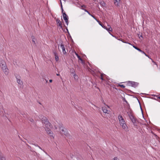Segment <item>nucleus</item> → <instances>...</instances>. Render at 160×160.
<instances>
[{
  "label": "nucleus",
  "mask_w": 160,
  "mask_h": 160,
  "mask_svg": "<svg viewBox=\"0 0 160 160\" xmlns=\"http://www.w3.org/2000/svg\"><path fill=\"white\" fill-rule=\"evenodd\" d=\"M0 65L2 71L4 72L6 74H8V68L6 66V62L4 61H1L0 63Z\"/></svg>",
  "instance_id": "nucleus-1"
},
{
  "label": "nucleus",
  "mask_w": 160,
  "mask_h": 160,
  "mask_svg": "<svg viewBox=\"0 0 160 160\" xmlns=\"http://www.w3.org/2000/svg\"><path fill=\"white\" fill-rule=\"evenodd\" d=\"M127 84L129 86L136 88L138 84V83L133 81H128L127 82Z\"/></svg>",
  "instance_id": "nucleus-2"
},
{
  "label": "nucleus",
  "mask_w": 160,
  "mask_h": 160,
  "mask_svg": "<svg viewBox=\"0 0 160 160\" xmlns=\"http://www.w3.org/2000/svg\"><path fill=\"white\" fill-rule=\"evenodd\" d=\"M45 119L42 118V123L45 124L46 127H51V124L50 123L47 119L45 118Z\"/></svg>",
  "instance_id": "nucleus-3"
},
{
  "label": "nucleus",
  "mask_w": 160,
  "mask_h": 160,
  "mask_svg": "<svg viewBox=\"0 0 160 160\" xmlns=\"http://www.w3.org/2000/svg\"><path fill=\"white\" fill-rule=\"evenodd\" d=\"M130 119L131 120L134 126H138L137 122H138V120L136 118L133 116L132 118H130Z\"/></svg>",
  "instance_id": "nucleus-4"
},
{
  "label": "nucleus",
  "mask_w": 160,
  "mask_h": 160,
  "mask_svg": "<svg viewBox=\"0 0 160 160\" xmlns=\"http://www.w3.org/2000/svg\"><path fill=\"white\" fill-rule=\"evenodd\" d=\"M61 127H60V129H61V130L62 132H64L63 133L66 136L68 137L70 136L68 132V131L66 130H64L62 127V124L61 125Z\"/></svg>",
  "instance_id": "nucleus-5"
},
{
  "label": "nucleus",
  "mask_w": 160,
  "mask_h": 160,
  "mask_svg": "<svg viewBox=\"0 0 160 160\" xmlns=\"http://www.w3.org/2000/svg\"><path fill=\"white\" fill-rule=\"evenodd\" d=\"M52 52L54 54L55 56V60L56 61H58L59 60V57L58 56V53L57 52V50L56 49H54L52 50Z\"/></svg>",
  "instance_id": "nucleus-6"
},
{
  "label": "nucleus",
  "mask_w": 160,
  "mask_h": 160,
  "mask_svg": "<svg viewBox=\"0 0 160 160\" xmlns=\"http://www.w3.org/2000/svg\"><path fill=\"white\" fill-rule=\"evenodd\" d=\"M56 22L57 24V25L59 26L61 28H62V22L60 21L58 18H57L56 20Z\"/></svg>",
  "instance_id": "nucleus-7"
},
{
  "label": "nucleus",
  "mask_w": 160,
  "mask_h": 160,
  "mask_svg": "<svg viewBox=\"0 0 160 160\" xmlns=\"http://www.w3.org/2000/svg\"><path fill=\"white\" fill-rule=\"evenodd\" d=\"M16 77L17 79V82L20 85L22 84L23 82L22 81L20 80V77L19 76H17Z\"/></svg>",
  "instance_id": "nucleus-8"
},
{
  "label": "nucleus",
  "mask_w": 160,
  "mask_h": 160,
  "mask_svg": "<svg viewBox=\"0 0 160 160\" xmlns=\"http://www.w3.org/2000/svg\"><path fill=\"white\" fill-rule=\"evenodd\" d=\"M46 131L47 132V133L50 135V136H51V134H52V132L51 130L50 129V128L51 127H46Z\"/></svg>",
  "instance_id": "nucleus-9"
},
{
  "label": "nucleus",
  "mask_w": 160,
  "mask_h": 160,
  "mask_svg": "<svg viewBox=\"0 0 160 160\" xmlns=\"http://www.w3.org/2000/svg\"><path fill=\"white\" fill-rule=\"evenodd\" d=\"M132 46H133V47L135 49H136L138 50V51H139L140 52H142L144 53L146 56H148L147 55V54L143 51H142L139 48H138L137 46H134V45H133Z\"/></svg>",
  "instance_id": "nucleus-10"
},
{
  "label": "nucleus",
  "mask_w": 160,
  "mask_h": 160,
  "mask_svg": "<svg viewBox=\"0 0 160 160\" xmlns=\"http://www.w3.org/2000/svg\"><path fill=\"white\" fill-rule=\"evenodd\" d=\"M60 46L62 48L63 53L65 54L66 52L65 51V49L64 46V45L62 44V43L61 44Z\"/></svg>",
  "instance_id": "nucleus-11"
},
{
  "label": "nucleus",
  "mask_w": 160,
  "mask_h": 160,
  "mask_svg": "<svg viewBox=\"0 0 160 160\" xmlns=\"http://www.w3.org/2000/svg\"><path fill=\"white\" fill-rule=\"evenodd\" d=\"M132 111H128L127 112V114H128V116L130 118H132L134 116L132 115Z\"/></svg>",
  "instance_id": "nucleus-12"
},
{
  "label": "nucleus",
  "mask_w": 160,
  "mask_h": 160,
  "mask_svg": "<svg viewBox=\"0 0 160 160\" xmlns=\"http://www.w3.org/2000/svg\"><path fill=\"white\" fill-rule=\"evenodd\" d=\"M70 72L72 74L75 73V70L73 68H70L69 69Z\"/></svg>",
  "instance_id": "nucleus-13"
},
{
  "label": "nucleus",
  "mask_w": 160,
  "mask_h": 160,
  "mask_svg": "<svg viewBox=\"0 0 160 160\" xmlns=\"http://www.w3.org/2000/svg\"><path fill=\"white\" fill-rule=\"evenodd\" d=\"M0 160H6V158L1 153H0Z\"/></svg>",
  "instance_id": "nucleus-14"
},
{
  "label": "nucleus",
  "mask_w": 160,
  "mask_h": 160,
  "mask_svg": "<svg viewBox=\"0 0 160 160\" xmlns=\"http://www.w3.org/2000/svg\"><path fill=\"white\" fill-rule=\"evenodd\" d=\"M121 125L122 126V128L124 129V130H126L127 129L128 127L125 123H124L123 124H122Z\"/></svg>",
  "instance_id": "nucleus-15"
},
{
  "label": "nucleus",
  "mask_w": 160,
  "mask_h": 160,
  "mask_svg": "<svg viewBox=\"0 0 160 160\" xmlns=\"http://www.w3.org/2000/svg\"><path fill=\"white\" fill-rule=\"evenodd\" d=\"M73 75L75 80H77L78 79V76L75 73L73 74Z\"/></svg>",
  "instance_id": "nucleus-16"
},
{
  "label": "nucleus",
  "mask_w": 160,
  "mask_h": 160,
  "mask_svg": "<svg viewBox=\"0 0 160 160\" xmlns=\"http://www.w3.org/2000/svg\"><path fill=\"white\" fill-rule=\"evenodd\" d=\"M102 110L104 113H108V112H107L108 111L106 107H104L102 108Z\"/></svg>",
  "instance_id": "nucleus-17"
},
{
  "label": "nucleus",
  "mask_w": 160,
  "mask_h": 160,
  "mask_svg": "<svg viewBox=\"0 0 160 160\" xmlns=\"http://www.w3.org/2000/svg\"><path fill=\"white\" fill-rule=\"evenodd\" d=\"M108 26L109 27V28H105V29H106L108 32L112 31V28L110 26L108 25Z\"/></svg>",
  "instance_id": "nucleus-18"
},
{
  "label": "nucleus",
  "mask_w": 160,
  "mask_h": 160,
  "mask_svg": "<svg viewBox=\"0 0 160 160\" xmlns=\"http://www.w3.org/2000/svg\"><path fill=\"white\" fill-rule=\"evenodd\" d=\"M63 18V19L65 21V22H66V23L67 24V25H68V17H65Z\"/></svg>",
  "instance_id": "nucleus-19"
},
{
  "label": "nucleus",
  "mask_w": 160,
  "mask_h": 160,
  "mask_svg": "<svg viewBox=\"0 0 160 160\" xmlns=\"http://www.w3.org/2000/svg\"><path fill=\"white\" fill-rule=\"evenodd\" d=\"M21 114L23 116V117L25 118H28V114H26L25 113H21Z\"/></svg>",
  "instance_id": "nucleus-20"
},
{
  "label": "nucleus",
  "mask_w": 160,
  "mask_h": 160,
  "mask_svg": "<svg viewBox=\"0 0 160 160\" xmlns=\"http://www.w3.org/2000/svg\"><path fill=\"white\" fill-rule=\"evenodd\" d=\"M79 60H80L81 61V62L83 64H84L85 63V62L81 58L80 56L78 57V58Z\"/></svg>",
  "instance_id": "nucleus-21"
},
{
  "label": "nucleus",
  "mask_w": 160,
  "mask_h": 160,
  "mask_svg": "<svg viewBox=\"0 0 160 160\" xmlns=\"http://www.w3.org/2000/svg\"><path fill=\"white\" fill-rule=\"evenodd\" d=\"M119 121L121 125H122V124H123L124 123H125L124 119H122Z\"/></svg>",
  "instance_id": "nucleus-22"
},
{
  "label": "nucleus",
  "mask_w": 160,
  "mask_h": 160,
  "mask_svg": "<svg viewBox=\"0 0 160 160\" xmlns=\"http://www.w3.org/2000/svg\"><path fill=\"white\" fill-rule=\"evenodd\" d=\"M104 75H105V74L103 73H102L100 75V78L102 80H104V79L103 78V76Z\"/></svg>",
  "instance_id": "nucleus-23"
},
{
  "label": "nucleus",
  "mask_w": 160,
  "mask_h": 160,
  "mask_svg": "<svg viewBox=\"0 0 160 160\" xmlns=\"http://www.w3.org/2000/svg\"><path fill=\"white\" fill-rule=\"evenodd\" d=\"M118 119L119 120V121L120 120H122V119H123L122 117V116L120 115H119L118 116Z\"/></svg>",
  "instance_id": "nucleus-24"
},
{
  "label": "nucleus",
  "mask_w": 160,
  "mask_h": 160,
  "mask_svg": "<svg viewBox=\"0 0 160 160\" xmlns=\"http://www.w3.org/2000/svg\"><path fill=\"white\" fill-rule=\"evenodd\" d=\"M119 1H114L115 4L117 6H119Z\"/></svg>",
  "instance_id": "nucleus-25"
},
{
  "label": "nucleus",
  "mask_w": 160,
  "mask_h": 160,
  "mask_svg": "<svg viewBox=\"0 0 160 160\" xmlns=\"http://www.w3.org/2000/svg\"><path fill=\"white\" fill-rule=\"evenodd\" d=\"M84 10V11L86 12H87L90 15H91L94 18H95V17L94 16H93V15H92V14H90V13L87 10L85 9Z\"/></svg>",
  "instance_id": "nucleus-26"
},
{
  "label": "nucleus",
  "mask_w": 160,
  "mask_h": 160,
  "mask_svg": "<svg viewBox=\"0 0 160 160\" xmlns=\"http://www.w3.org/2000/svg\"><path fill=\"white\" fill-rule=\"evenodd\" d=\"M66 30H67V33H68V37L69 38H71V39L72 40V38L71 37V35H70V33H69V32H68V29L67 28H66Z\"/></svg>",
  "instance_id": "nucleus-27"
},
{
  "label": "nucleus",
  "mask_w": 160,
  "mask_h": 160,
  "mask_svg": "<svg viewBox=\"0 0 160 160\" xmlns=\"http://www.w3.org/2000/svg\"><path fill=\"white\" fill-rule=\"evenodd\" d=\"M138 37H139V38L141 39V40H142V38H140V37L142 38H143V37H142V34L141 33V34L140 35V34H138Z\"/></svg>",
  "instance_id": "nucleus-28"
},
{
  "label": "nucleus",
  "mask_w": 160,
  "mask_h": 160,
  "mask_svg": "<svg viewBox=\"0 0 160 160\" xmlns=\"http://www.w3.org/2000/svg\"><path fill=\"white\" fill-rule=\"evenodd\" d=\"M32 41L33 42H34V44H35V38L33 36H32Z\"/></svg>",
  "instance_id": "nucleus-29"
},
{
  "label": "nucleus",
  "mask_w": 160,
  "mask_h": 160,
  "mask_svg": "<svg viewBox=\"0 0 160 160\" xmlns=\"http://www.w3.org/2000/svg\"><path fill=\"white\" fill-rule=\"evenodd\" d=\"M63 18H64L65 17H67L68 16L66 14L65 12H64V13H63Z\"/></svg>",
  "instance_id": "nucleus-30"
},
{
  "label": "nucleus",
  "mask_w": 160,
  "mask_h": 160,
  "mask_svg": "<svg viewBox=\"0 0 160 160\" xmlns=\"http://www.w3.org/2000/svg\"><path fill=\"white\" fill-rule=\"evenodd\" d=\"M100 4L102 6H104L105 4V3H104V2L103 1L101 2Z\"/></svg>",
  "instance_id": "nucleus-31"
},
{
  "label": "nucleus",
  "mask_w": 160,
  "mask_h": 160,
  "mask_svg": "<svg viewBox=\"0 0 160 160\" xmlns=\"http://www.w3.org/2000/svg\"><path fill=\"white\" fill-rule=\"evenodd\" d=\"M118 86L122 88H124L125 87V86L123 85H121L119 84Z\"/></svg>",
  "instance_id": "nucleus-32"
},
{
  "label": "nucleus",
  "mask_w": 160,
  "mask_h": 160,
  "mask_svg": "<svg viewBox=\"0 0 160 160\" xmlns=\"http://www.w3.org/2000/svg\"><path fill=\"white\" fill-rule=\"evenodd\" d=\"M153 96L156 97V98H157V99H159L160 100V96H158V95H152Z\"/></svg>",
  "instance_id": "nucleus-33"
},
{
  "label": "nucleus",
  "mask_w": 160,
  "mask_h": 160,
  "mask_svg": "<svg viewBox=\"0 0 160 160\" xmlns=\"http://www.w3.org/2000/svg\"><path fill=\"white\" fill-rule=\"evenodd\" d=\"M122 99L123 102H125L127 104H128V102L126 100L125 98H123Z\"/></svg>",
  "instance_id": "nucleus-34"
},
{
  "label": "nucleus",
  "mask_w": 160,
  "mask_h": 160,
  "mask_svg": "<svg viewBox=\"0 0 160 160\" xmlns=\"http://www.w3.org/2000/svg\"><path fill=\"white\" fill-rule=\"evenodd\" d=\"M128 104V111H131L132 112V110L130 108V106H129V105Z\"/></svg>",
  "instance_id": "nucleus-35"
},
{
  "label": "nucleus",
  "mask_w": 160,
  "mask_h": 160,
  "mask_svg": "<svg viewBox=\"0 0 160 160\" xmlns=\"http://www.w3.org/2000/svg\"><path fill=\"white\" fill-rule=\"evenodd\" d=\"M61 8H62V14L63 13H64L63 12V8H62V3H61Z\"/></svg>",
  "instance_id": "nucleus-36"
},
{
  "label": "nucleus",
  "mask_w": 160,
  "mask_h": 160,
  "mask_svg": "<svg viewBox=\"0 0 160 160\" xmlns=\"http://www.w3.org/2000/svg\"><path fill=\"white\" fill-rule=\"evenodd\" d=\"M97 21L98 22L99 24L103 28L104 27H103V25L102 24L101 22L99 21Z\"/></svg>",
  "instance_id": "nucleus-37"
},
{
  "label": "nucleus",
  "mask_w": 160,
  "mask_h": 160,
  "mask_svg": "<svg viewBox=\"0 0 160 160\" xmlns=\"http://www.w3.org/2000/svg\"><path fill=\"white\" fill-rule=\"evenodd\" d=\"M29 121L32 122H34V119L32 118H30L29 119Z\"/></svg>",
  "instance_id": "nucleus-38"
},
{
  "label": "nucleus",
  "mask_w": 160,
  "mask_h": 160,
  "mask_svg": "<svg viewBox=\"0 0 160 160\" xmlns=\"http://www.w3.org/2000/svg\"><path fill=\"white\" fill-rule=\"evenodd\" d=\"M27 145L28 146V148L30 149V150L32 152V151L31 150V146H29L28 145Z\"/></svg>",
  "instance_id": "nucleus-39"
},
{
  "label": "nucleus",
  "mask_w": 160,
  "mask_h": 160,
  "mask_svg": "<svg viewBox=\"0 0 160 160\" xmlns=\"http://www.w3.org/2000/svg\"><path fill=\"white\" fill-rule=\"evenodd\" d=\"M119 40H120L121 41H122V42H125V43H126V42H125L124 41V40H123L121 38V39H119Z\"/></svg>",
  "instance_id": "nucleus-40"
},
{
  "label": "nucleus",
  "mask_w": 160,
  "mask_h": 160,
  "mask_svg": "<svg viewBox=\"0 0 160 160\" xmlns=\"http://www.w3.org/2000/svg\"><path fill=\"white\" fill-rule=\"evenodd\" d=\"M75 54L77 56V57L78 58V57H80V56L76 52H75Z\"/></svg>",
  "instance_id": "nucleus-41"
},
{
  "label": "nucleus",
  "mask_w": 160,
  "mask_h": 160,
  "mask_svg": "<svg viewBox=\"0 0 160 160\" xmlns=\"http://www.w3.org/2000/svg\"><path fill=\"white\" fill-rule=\"evenodd\" d=\"M71 104L72 105H74V102H73L71 101Z\"/></svg>",
  "instance_id": "nucleus-42"
},
{
  "label": "nucleus",
  "mask_w": 160,
  "mask_h": 160,
  "mask_svg": "<svg viewBox=\"0 0 160 160\" xmlns=\"http://www.w3.org/2000/svg\"><path fill=\"white\" fill-rule=\"evenodd\" d=\"M49 82H50V83H51L52 82V79H50L49 80Z\"/></svg>",
  "instance_id": "nucleus-43"
},
{
  "label": "nucleus",
  "mask_w": 160,
  "mask_h": 160,
  "mask_svg": "<svg viewBox=\"0 0 160 160\" xmlns=\"http://www.w3.org/2000/svg\"><path fill=\"white\" fill-rule=\"evenodd\" d=\"M152 133L154 134V135L155 136V137H158L157 135L155 134H154L153 132L152 131Z\"/></svg>",
  "instance_id": "nucleus-44"
},
{
  "label": "nucleus",
  "mask_w": 160,
  "mask_h": 160,
  "mask_svg": "<svg viewBox=\"0 0 160 160\" xmlns=\"http://www.w3.org/2000/svg\"><path fill=\"white\" fill-rule=\"evenodd\" d=\"M33 145H34L35 146H37V147H38V145L36 144H33Z\"/></svg>",
  "instance_id": "nucleus-45"
},
{
  "label": "nucleus",
  "mask_w": 160,
  "mask_h": 160,
  "mask_svg": "<svg viewBox=\"0 0 160 160\" xmlns=\"http://www.w3.org/2000/svg\"><path fill=\"white\" fill-rule=\"evenodd\" d=\"M84 7V8H85V7H85V6H84V5H82V7Z\"/></svg>",
  "instance_id": "nucleus-46"
},
{
  "label": "nucleus",
  "mask_w": 160,
  "mask_h": 160,
  "mask_svg": "<svg viewBox=\"0 0 160 160\" xmlns=\"http://www.w3.org/2000/svg\"><path fill=\"white\" fill-rule=\"evenodd\" d=\"M115 1H120V0H114Z\"/></svg>",
  "instance_id": "nucleus-47"
},
{
  "label": "nucleus",
  "mask_w": 160,
  "mask_h": 160,
  "mask_svg": "<svg viewBox=\"0 0 160 160\" xmlns=\"http://www.w3.org/2000/svg\"><path fill=\"white\" fill-rule=\"evenodd\" d=\"M56 75L58 76H59L60 75V74H57Z\"/></svg>",
  "instance_id": "nucleus-48"
},
{
  "label": "nucleus",
  "mask_w": 160,
  "mask_h": 160,
  "mask_svg": "<svg viewBox=\"0 0 160 160\" xmlns=\"http://www.w3.org/2000/svg\"><path fill=\"white\" fill-rule=\"evenodd\" d=\"M103 27H104L103 28H104L105 29V28H107V27L104 26V25H103Z\"/></svg>",
  "instance_id": "nucleus-49"
},
{
  "label": "nucleus",
  "mask_w": 160,
  "mask_h": 160,
  "mask_svg": "<svg viewBox=\"0 0 160 160\" xmlns=\"http://www.w3.org/2000/svg\"><path fill=\"white\" fill-rule=\"evenodd\" d=\"M38 147L40 149H42H42L41 148L40 146H38Z\"/></svg>",
  "instance_id": "nucleus-50"
},
{
  "label": "nucleus",
  "mask_w": 160,
  "mask_h": 160,
  "mask_svg": "<svg viewBox=\"0 0 160 160\" xmlns=\"http://www.w3.org/2000/svg\"><path fill=\"white\" fill-rule=\"evenodd\" d=\"M20 139V140H22V141L24 142V141H23L22 139L21 138Z\"/></svg>",
  "instance_id": "nucleus-51"
},
{
  "label": "nucleus",
  "mask_w": 160,
  "mask_h": 160,
  "mask_svg": "<svg viewBox=\"0 0 160 160\" xmlns=\"http://www.w3.org/2000/svg\"><path fill=\"white\" fill-rule=\"evenodd\" d=\"M74 107H75V108L76 109H77V107H76V106H74Z\"/></svg>",
  "instance_id": "nucleus-52"
},
{
  "label": "nucleus",
  "mask_w": 160,
  "mask_h": 160,
  "mask_svg": "<svg viewBox=\"0 0 160 160\" xmlns=\"http://www.w3.org/2000/svg\"><path fill=\"white\" fill-rule=\"evenodd\" d=\"M18 137H19V138L20 139V138H21L19 136H18Z\"/></svg>",
  "instance_id": "nucleus-53"
},
{
  "label": "nucleus",
  "mask_w": 160,
  "mask_h": 160,
  "mask_svg": "<svg viewBox=\"0 0 160 160\" xmlns=\"http://www.w3.org/2000/svg\"><path fill=\"white\" fill-rule=\"evenodd\" d=\"M18 137H19V138L20 139V138H21L19 136H18Z\"/></svg>",
  "instance_id": "nucleus-54"
},
{
  "label": "nucleus",
  "mask_w": 160,
  "mask_h": 160,
  "mask_svg": "<svg viewBox=\"0 0 160 160\" xmlns=\"http://www.w3.org/2000/svg\"><path fill=\"white\" fill-rule=\"evenodd\" d=\"M147 55L148 56H147L149 57V58H150V57H149L148 56V55Z\"/></svg>",
  "instance_id": "nucleus-55"
},
{
  "label": "nucleus",
  "mask_w": 160,
  "mask_h": 160,
  "mask_svg": "<svg viewBox=\"0 0 160 160\" xmlns=\"http://www.w3.org/2000/svg\"><path fill=\"white\" fill-rule=\"evenodd\" d=\"M98 88V89L99 90V91H100V89Z\"/></svg>",
  "instance_id": "nucleus-56"
},
{
  "label": "nucleus",
  "mask_w": 160,
  "mask_h": 160,
  "mask_svg": "<svg viewBox=\"0 0 160 160\" xmlns=\"http://www.w3.org/2000/svg\"><path fill=\"white\" fill-rule=\"evenodd\" d=\"M154 99H155V100H157L156 99V98H154Z\"/></svg>",
  "instance_id": "nucleus-57"
},
{
  "label": "nucleus",
  "mask_w": 160,
  "mask_h": 160,
  "mask_svg": "<svg viewBox=\"0 0 160 160\" xmlns=\"http://www.w3.org/2000/svg\"><path fill=\"white\" fill-rule=\"evenodd\" d=\"M154 99H155V100H157L156 99V98H154Z\"/></svg>",
  "instance_id": "nucleus-58"
},
{
  "label": "nucleus",
  "mask_w": 160,
  "mask_h": 160,
  "mask_svg": "<svg viewBox=\"0 0 160 160\" xmlns=\"http://www.w3.org/2000/svg\"><path fill=\"white\" fill-rule=\"evenodd\" d=\"M39 103L40 104H41V103L40 102H39Z\"/></svg>",
  "instance_id": "nucleus-59"
},
{
  "label": "nucleus",
  "mask_w": 160,
  "mask_h": 160,
  "mask_svg": "<svg viewBox=\"0 0 160 160\" xmlns=\"http://www.w3.org/2000/svg\"><path fill=\"white\" fill-rule=\"evenodd\" d=\"M79 108H81V109H82L81 107H80V108H79Z\"/></svg>",
  "instance_id": "nucleus-60"
},
{
  "label": "nucleus",
  "mask_w": 160,
  "mask_h": 160,
  "mask_svg": "<svg viewBox=\"0 0 160 160\" xmlns=\"http://www.w3.org/2000/svg\"><path fill=\"white\" fill-rule=\"evenodd\" d=\"M158 101L160 102V100H158Z\"/></svg>",
  "instance_id": "nucleus-61"
},
{
  "label": "nucleus",
  "mask_w": 160,
  "mask_h": 160,
  "mask_svg": "<svg viewBox=\"0 0 160 160\" xmlns=\"http://www.w3.org/2000/svg\"><path fill=\"white\" fill-rule=\"evenodd\" d=\"M94 1H95L96 0H93Z\"/></svg>",
  "instance_id": "nucleus-62"
}]
</instances>
